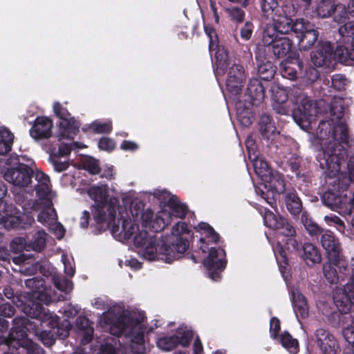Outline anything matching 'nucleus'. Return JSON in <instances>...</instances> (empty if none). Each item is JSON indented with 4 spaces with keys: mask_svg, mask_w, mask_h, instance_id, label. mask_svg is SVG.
Segmentation results:
<instances>
[{
    "mask_svg": "<svg viewBox=\"0 0 354 354\" xmlns=\"http://www.w3.org/2000/svg\"><path fill=\"white\" fill-rule=\"evenodd\" d=\"M344 113V100L335 97L330 106V121L322 120L315 133L310 136L312 144L319 148L317 160L319 167L330 178L339 174L346 153L345 145L348 136L342 120Z\"/></svg>",
    "mask_w": 354,
    "mask_h": 354,
    "instance_id": "f257e3e1",
    "label": "nucleus"
},
{
    "mask_svg": "<svg viewBox=\"0 0 354 354\" xmlns=\"http://www.w3.org/2000/svg\"><path fill=\"white\" fill-rule=\"evenodd\" d=\"M25 313L41 322L42 328L44 325L50 328V330H42L34 327L37 325L35 322H30L26 318H17L14 320V327L12 328L7 344L9 347L15 348L16 346L25 349L28 354H43L42 348L27 337L26 331L35 333L44 345L50 346L57 337L64 339L69 334L71 326L69 322L65 319L62 325L57 324L58 317L46 308L31 307Z\"/></svg>",
    "mask_w": 354,
    "mask_h": 354,
    "instance_id": "f03ea898",
    "label": "nucleus"
},
{
    "mask_svg": "<svg viewBox=\"0 0 354 354\" xmlns=\"http://www.w3.org/2000/svg\"><path fill=\"white\" fill-rule=\"evenodd\" d=\"M123 203L126 205L130 203L129 210L125 207H117L116 216L118 224L113 226L111 233L113 236L120 242H124L133 239L134 245L139 249L138 252L148 261H154L153 248L156 243V236L149 234L145 230H140L138 223H142V227L151 229L149 225L145 224L142 214L145 212L141 196L130 191L121 196Z\"/></svg>",
    "mask_w": 354,
    "mask_h": 354,
    "instance_id": "7ed1b4c3",
    "label": "nucleus"
},
{
    "mask_svg": "<svg viewBox=\"0 0 354 354\" xmlns=\"http://www.w3.org/2000/svg\"><path fill=\"white\" fill-rule=\"evenodd\" d=\"M109 318V314H104L100 324L113 335H124L129 342L132 354H145L143 351L149 342V335L158 328L157 321L148 323L144 313H133L113 323L108 322Z\"/></svg>",
    "mask_w": 354,
    "mask_h": 354,
    "instance_id": "20e7f679",
    "label": "nucleus"
},
{
    "mask_svg": "<svg viewBox=\"0 0 354 354\" xmlns=\"http://www.w3.org/2000/svg\"><path fill=\"white\" fill-rule=\"evenodd\" d=\"M35 191L37 199L24 202L21 207L24 214L21 216L24 224L31 225L34 222L33 212H39L37 221L46 226H50L57 220L55 210L53 207L52 198L55 194L50 190L49 177L42 171L35 175Z\"/></svg>",
    "mask_w": 354,
    "mask_h": 354,
    "instance_id": "39448f33",
    "label": "nucleus"
},
{
    "mask_svg": "<svg viewBox=\"0 0 354 354\" xmlns=\"http://www.w3.org/2000/svg\"><path fill=\"white\" fill-rule=\"evenodd\" d=\"M189 233L187 225L185 222L179 221L171 229V233L162 236L156 237L153 253L154 261H161L171 263L180 259L188 248L189 244L185 235Z\"/></svg>",
    "mask_w": 354,
    "mask_h": 354,
    "instance_id": "423d86ee",
    "label": "nucleus"
},
{
    "mask_svg": "<svg viewBox=\"0 0 354 354\" xmlns=\"http://www.w3.org/2000/svg\"><path fill=\"white\" fill-rule=\"evenodd\" d=\"M109 189L106 185L92 186L87 194L94 201V205L91 207L93 219L97 223L109 225L116 216V209L118 205V199L112 196L108 201Z\"/></svg>",
    "mask_w": 354,
    "mask_h": 354,
    "instance_id": "0eeeda50",
    "label": "nucleus"
},
{
    "mask_svg": "<svg viewBox=\"0 0 354 354\" xmlns=\"http://www.w3.org/2000/svg\"><path fill=\"white\" fill-rule=\"evenodd\" d=\"M6 166L2 171L5 180L14 187L26 189L33 187L32 178H35L36 173L41 171L34 169V162L28 159L26 163L21 162L20 157L12 156L6 161ZM35 184L34 187L35 188Z\"/></svg>",
    "mask_w": 354,
    "mask_h": 354,
    "instance_id": "6e6552de",
    "label": "nucleus"
},
{
    "mask_svg": "<svg viewBox=\"0 0 354 354\" xmlns=\"http://www.w3.org/2000/svg\"><path fill=\"white\" fill-rule=\"evenodd\" d=\"M294 104L295 108L292 111V118L301 129L306 131L311 129L317 114L325 112L328 108L324 100L314 102L302 92L294 96Z\"/></svg>",
    "mask_w": 354,
    "mask_h": 354,
    "instance_id": "1a4fd4ad",
    "label": "nucleus"
},
{
    "mask_svg": "<svg viewBox=\"0 0 354 354\" xmlns=\"http://www.w3.org/2000/svg\"><path fill=\"white\" fill-rule=\"evenodd\" d=\"M187 212V206L175 196L171 198L170 204L165 205L156 215L150 209H147L142 214V219L151 230L158 232L171 223L173 216L183 218Z\"/></svg>",
    "mask_w": 354,
    "mask_h": 354,
    "instance_id": "9d476101",
    "label": "nucleus"
},
{
    "mask_svg": "<svg viewBox=\"0 0 354 354\" xmlns=\"http://www.w3.org/2000/svg\"><path fill=\"white\" fill-rule=\"evenodd\" d=\"M263 217L267 227L277 231L285 237L281 241L284 242L287 250L296 252L299 250V243L295 238L296 231L285 218L266 209Z\"/></svg>",
    "mask_w": 354,
    "mask_h": 354,
    "instance_id": "9b49d317",
    "label": "nucleus"
},
{
    "mask_svg": "<svg viewBox=\"0 0 354 354\" xmlns=\"http://www.w3.org/2000/svg\"><path fill=\"white\" fill-rule=\"evenodd\" d=\"M27 287L31 289L32 300L25 304L23 310H28L30 308H35L37 305L38 308L43 306V304L47 305L51 301L55 300V292L50 287H47L46 282L43 279H28L26 281Z\"/></svg>",
    "mask_w": 354,
    "mask_h": 354,
    "instance_id": "f8f14e48",
    "label": "nucleus"
},
{
    "mask_svg": "<svg viewBox=\"0 0 354 354\" xmlns=\"http://www.w3.org/2000/svg\"><path fill=\"white\" fill-rule=\"evenodd\" d=\"M285 191V183L281 176L277 173L270 175L268 181H263L258 187H255L256 194L260 196L265 201L277 211V196Z\"/></svg>",
    "mask_w": 354,
    "mask_h": 354,
    "instance_id": "ddd939ff",
    "label": "nucleus"
},
{
    "mask_svg": "<svg viewBox=\"0 0 354 354\" xmlns=\"http://www.w3.org/2000/svg\"><path fill=\"white\" fill-rule=\"evenodd\" d=\"M337 187L334 186V189H338V194L331 191L325 192L322 196L323 203L332 210L339 212L342 215H348L354 208V194H343L341 183L337 181Z\"/></svg>",
    "mask_w": 354,
    "mask_h": 354,
    "instance_id": "4468645a",
    "label": "nucleus"
},
{
    "mask_svg": "<svg viewBox=\"0 0 354 354\" xmlns=\"http://www.w3.org/2000/svg\"><path fill=\"white\" fill-rule=\"evenodd\" d=\"M339 32L342 37L344 42L348 44V46H339L336 48L333 56L335 62L347 65L354 61V21L345 24L339 28Z\"/></svg>",
    "mask_w": 354,
    "mask_h": 354,
    "instance_id": "2eb2a0df",
    "label": "nucleus"
},
{
    "mask_svg": "<svg viewBox=\"0 0 354 354\" xmlns=\"http://www.w3.org/2000/svg\"><path fill=\"white\" fill-rule=\"evenodd\" d=\"M205 32L209 39V48L210 53L216 50L215 53L216 76H221L225 74L227 68L231 65V62L227 59L226 50L218 45V37L215 30L212 27L205 26Z\"/></svg>",
    "mask_w": 354,
    "mask_h": 354,
    "instance_id": "dca6fc26",
    "label": "nucleus"
},
{
    "mask_svg": "<svg viewBox=\"0 0 354 354\" xmlns=\"http://www.w3.org/2000/svg\"><path fill=\"white\" fill-rule=\"evenodd\" d=\"M193 338V332L187 327H179L176 332L170 336L161 337L157 339V346L165 351L174 349L178 344L187 347Z\"/></svg>",
    "mask_w": 354,
    "mask_h": 354,
    "instance_id": "f3484780",
    "label": "nucleus"
},
{
    "mask_svg": "<svg viewBox=\"0 0 354 354\" xmlns=\"http://www.w3.org/2000/svg\"><path fill=\"white\" fill-rule=\"evenodd\" d=\"M263 42L266 46H272V52L277 57H283L290 52L292 41L283 36L274 35L272 28H266L263 34Z\"/></svg>",
    "mask_w": 354,
    "mask_h": 354,
    "instance_id": "a211bd4d",
    "label": "nucleus"
},
{
    "mask_svg": "<svg viewBox=\"0 0 354 354\" xmlns=\"http://www.w3.org/2000/svg\"><path fill=\"white\" fill-rule=\"evenodd\" d=\"M225 252L221 249L211 248L209 254L203 260V264L208 272L209 277L213 281H218L221 278V272L225 268Z\"/></svg>",
    "mask_w": 354,
    "mask_h": 354,
    "instance_id": "6ab92c4d",
    "label": "nucleus"
},
{
    "mask_svg": "<svg viewBox=\"0 0 354 354\" xmlns=\"http://www.w3.org/2000/svg\"><path fill=\"white\" fill-rule=\"evenodd\" d=\"M321 243L326 250L329 261L335 265L339 263L341 267L346 268L347 263L341 254V246L339 240L329 231L322 235Z\"/></svg>",
    "mask_w": 354,
    "mask_h": 354,
    "instance_id": "aec40b11",
    "label": "nucleus"
},
{
    "mask_svg": "<svg viewBox=\"0 0 354 354\" xmlns=\"http://www.w3.org/2000/svg\"><path fill=\"white\" fill-rule=\"evenodd\" d=\"M48 237V235L44 230H39L28 241H25L22 238L15 239L11 243V248L17 252L23 250L39 252L45 248Z\"/></svg>",
    "mask_w": 354,
    "mask_h": 354,
    "instance_id": "412c9836",
    "label": "nucleus"
},
{
    "mask_svg": "<svg viewBox=\"0 0 354 354\" xmlns=\"http://www.w3.org/2000/svg\"><path fill=\"white\" fill-rule=\"evenodd\" d=\"M333 301L342 313H346L351 306H354V274L344 288L335 289Z\"/></svg>",
    "mask_w": 354,
    "mask_h": 354,
    "instance_id": "4be33fe9",
    "label": "nucleus"
},
{
    "mask_svg": "<svg viewBox=\"0 0 354 354\" xmlns=\"http://www.w3.org/2000/svg\"><path fill=\"white\" fill-rule=\"evenodd\" d=\"M226 87L232 96L240 93L245 79L244 68L242 66L234 63L231 64L227 69Z\"/></svg>",
    "mask_w": 354,
    "mask_h": 354,
    "instance_id": "5701e85b",
    "label": "nucleus"
},
{
    "mask_svg": "<svg viewBox=\"0 0 354 354\" xmlns=\"http://www.w3.org/2000/svg\"><path fill=\"white\" fill-rule=\"evenodd\" d=\"M77 142L59 144L57 150L55 147H48L47 151L50 154V162L56 171L62 172L65 171L69 165L68 161H61L59 157L67 156L71 151L75 148H80Z\"/></svg>",
    "mask_w": 354,
    "mask_h": 354,
    "instance_id": "b1692460",
    "label": "nucleus"
},
{
    "mask_svg": "<svg viewBox=\"0 0 354 354\" xmlns=\"http://www.w3.org/2000/svg\"><path fill=\"white\" fill-rule=\"evenodd\" d=\"M314 340L322 354H339V347L336 339L328 331L319 328L315 331Z\"/></svg>",
    "mask_w": 354,
    "mask_h": 354,
    "instance_id": "393cba45",
    "label": "nucleus"
},
{
    "mask_svg": "<svg viewBox=\"0 0 354 354\" xmlns=\"http://www.w3.org/2000/svg\"><path fill=\"white\" fill-rule=\"evenodd\" d=\"M311 61L316 67H327L335 63L333 49L330 43L325 42L317 46L311 54Z\"/></svg>",
    "mask_w": 354,
    "mask_h": 354,
    "instance_id": "a878e982",
    "label": "nucleus"
},
{
    "mask_svg": "<svg viewBox=\"0 0 354 354\" xmlns=\"http://www.w3.org/2000/svg\"><path fill=\"white\" fill-rule=\"evenodd\" d=\"M335 11V20L338 23H343L347 18V12L343 4L335 5L331 0H322L317 6V13L320 17H330Z\"/></svg>",
    "mask_w": 354,
    "mask_h": 354,
    "instance_id": "bb28decb",
    "label": "nucleus"
},
{
    "mask_svg": "<svg viewBox=\"0 0 354 354\" xmlns=\"http://www.w3.org/2000/svg\"><path fill=\"white\" fill-rule=\"evenodd\" d=\"M20 212L12 205L0 201V225L10 229L22 223Z\"/></svg>",
    "mask_w": 354,
    "mask_h": 354,
    "instance_id": "cd10ccee",
    "label": "nucleus"
},
{
    "mask_svg": "<svg viewBox=\"0 0 354 354\" xmlns=\"http://www.w3.org/2000/svg\"><path fill=\"white\" fill-rule=\"evenodd\" d=\"M53 120L46 116L37 117L30 129V136L35 140L48 139L52 136Z\"/></svg>",
    "mask_w": 354,
    "mask_h": 354,
    "instance_id": "c85d7f7f",
    "label": "nucleus"
},
{
    "mask_svg": "<svg viewBox=\"0 0 354 354\" xmlns=\"http://www.w3.org/2000/svg\"><path fill=\"white\" fill-rule=\"evenodd\" d=\"M80 123L74 118H70L69 120H60L57 130L56 132V137L58 141L62 143L64 140H72L75 138L79 132Z\"/></svg>",
    "mask_w": 354,
    "mask_h": 354,
    "instance_id": "c756f323",
    "label": "nucleus"
},
{
    "mask_svg": "<svg viewBox=\"0 0 354 354\" xmlns=\"http://www.w3.org/2000/svg\"><path fill=\"white\" fill-rule=\"evenodd\" d=\"M75 330L81 345L89 346L93 335V327L89 319L85 317H79L76 322Z\"/></svg>",
    "mask_w": 354,
    "mask_h": 354,
    "instance_id": "7c9ffc66",
    "label": "nucleus"
},
{
    "mask_svg": "<svg viewBox=\"0 0 354 354\" xmlns=\"http://www.w3.org/2000/svg\"><path fill=\"white\" fill-rule=\"evenodd\" d=\"M301 68V63L298 59L297 53H292L289 55L287 59L283 61L281 64V75L286 79L293 80L297 77V68Z\"/></svg>",
    "mask_w": 354,
    "mask_h": 354,
    "instance_id": "2f4dec72",
    "label": "nucleus"
},
{
    "mask_svg": "<svg viewBox=\"0 0 354 354\" xmlns=\"http://www.w3.org/2000/svg\"><path fill=\"white\" fill-rule=\"evenodd\" d=\"M92 305L93 306V307H95L97 309L104 310V309L108 308V310L106 312L103 313L101 315V316L100 317L98 323H99V325L102 328H104L105 330H107L109 332V330L108 328H106L105 327H104L103 326H102L100 324L101 318L102 317V316L104 314H109V318L108 322L109 323H113L115 321H118V320L122 319L124 317L129 316L131 314H133V313H142L141 312H131V313L124 312L121 315H120L118 317H117L115 314V310L110 308V304L109 303V301L107 299H103V298H100V297L95 299L94 301L92 302Z\"/></svg>",
    "mask_w": 354,
    "mask_h": 354,
    "instance_id": "473e14b6",
    "label": "nucleus"
},
{
    "mask_svg": "<svg viewBox=\"0 0 354 354\" xmlns=\"http://www.w3.org/2000/svg\"><path fill=\"white\" fill-rule=\"evenodd\" d=\"M307 31L306 36L309 37V42L318 38V32L313 28V26L304 19H297L293 21L291 32L297 39H299Z\"/></svg>",
    "mask_w": 354,
    "mask_h": 354,
    "instance_id": "72a5a7b5",
    "label": "nucleus"
},
{
    "mask_svg": "<svg viewBox=\"0 0 354 354\" xmlns=\"http://www.w3.org/2000/svg\"><path fill=\"white\" fill-rule=\"evenodd\" d=\"M259 131L263 138L267 140L273 141L279 136V132L277 131L274 122L269 115L266 114L261 117Z\"/></svg>",
    "mask_w": 354,
    "mask_h": 354,
    "instance_id": "f704fd0d",
    "label": "nucleus"
},
{
    "mask_svg": "<svg viewBox=\"0 0 354 354\" xmlns=\"http://www.w3.org/2000/svg\"><path fill=\"white\" fill-rule=\"evenodd\" d=\"M272 99L274 109L277 113L286 115L291 111L290 109L284 104L288 100V94L286 88L278 87L274 90Z\"/></svg>",
    "mask_w": 354,
    "mask_h": 354,
    "instance_id": "c9c22d12",
    "label": "nucleus"
},
{
    "mask_svg": "<svg viewBox=\"0 0 354 354\" xmlns=\"http://www.w3.org/2000/svg\"><path fill=\"white\" fill-rule=\"evenodd\" d=\"M292 299L296 315L306 317L308 315V307L304 295L298 290H292Z\"/></svg>",
    "mask_w": 354,
    "mask_h": 354,
    "instance_id": "e433bc0d",
    "label": "nucleus"
},
{
    "mask_svg": "<svg viewBox=\"0 0 354 354\" xmlns=\"http://www.w3.org/2000/svg\"><path fill=\"white\" fill-rule=\"evenodd\" d=\"M247 93L253 104H259L264 99V88L258 79L250 81L247 88Z\"/></svg>",
    "mask_w": 354,
    "mask_h": 354,
    "instance_id": "4c0bfd02",
    "label": "nucleus"
},
{
    "mask_svg": "<svg viewBox=\"0 0 354 354\" xmlns=\"http://www.w3.org/2000/svg\"><path fill=\"white\" fill-rule=\"evenodd\" d=\"M293 20L286 16H279L274 19L272 26H268L266 28H272L274 31V35L287 34L291 31Z\"/></svg>",
    "mask_w": 354,
    "mask_h": 354,
    "instance_id": "58836bf2",
    "label": "nucleus"
},
{
    "mask_svg": "<svg viewBox=\"0 0 354 354\" xmlns=\"http://www.w3.org/2000/svg\"><path fill=\"white\" fill-rule=\"evenodd\" d=\"M251 160L253 162V167L256 174L263 181H268L270 178V175L273 174L268 166V164L262 158L255 156Z\"/></svg>",
    "mask_w": 354,
    "mask_h": 354,
    "instance_id": "ea45409f",
    "label": "nucleus"
},
{
    "mask_svg": "<svg viewBox=\"0 0 354 354\" xmlns=\"http://www.w3.org/2000/svg\"><path fill=\"white\" fill-rule=\"evenodd\" d=\"M198 228L203 232L204 237L200 239L202 244L200 248L203 252H206L208 250V248L205 244V241L208 239L209 241L216 243L218 241L219 235L214 232L213 228L206 223H201L198 225Z\"/></svg>",
    "mask_w": 354,
    "mask_h": 354,
    "instance_id": "a19ab883",
    "label": "nucleus"
},
{
    "mask_svg": "<svg viewBox=\"0 0 354 354\" xmlns=\"http://www.w3.org/2000/svg\"><path fill=\"white\" fill-rule=\"evenodd\" d=\"M303 259L308 265H313L321 261L322 257L317 248L310 243L303 245Z\"/></svg>",
    "mask_w": 354,
    "mask_h": 354,
    "instance_id": "79ce46f5",
    "label": "nucleus"
},
{
    "mask_svg": "<svg viewBox=\"0 0 354 354\" xmlns=\"http://www.w3.org/2000/svg\"><path fill=\"white\" fill-rule=\"evenodd\" d=\"M14 136L6 127H0V155H3L11 149Z\"/></svg>",
    "mask_w": 354,
    "mask_h": 354,
    "instance_id": "37998d69",
    "label": "nucleus"
},
{
    "mask_svg": "<svg viewBox=\"0 0 354 354\" xmlns=\"http://www.w3.org/2000/svg\"><path fill=\"white\" fill-rule=\"evenodd\" d=\"M278 341L289 353L295 354L299 351V344L296 339L292 337L289 333L284 331L278 337Z\"/></svg>",
    "mask_w": 354,
    "mask_h": 354,
    "instance_id": "c03bdc74",
    "label": "nucleus"
},
{
    "mask_svg": "<svg viewBox=\"0 0 354 354\" xmlns=\"http://www.w3.org/2000/svg\"><path fill=\"white\" fill-rule=\"evenodd\" d=\"M335 267H337L339 268V272H341L342 270H344L346 269L347 266L344 268L343 267H341L339 263L337 265H335L331 261H329V263L325 264L324 266V274L327 279V281L331 283L335 284L338 283L339 278L341 277L337 274V272Z\"/></svg>",
    "mask_w": 354,
    "mask_h": 354,
    "instance_id": "a18cd8bd",
    "label": "nucleus"
},
{
    "mask_svg": "<svg viewBox=\"0 0 354 354\" xmlns=\"http://www.w3.org/2000/svg\"><path fill=\"white\" fill-rule=\"evenodd\" d=\"M286 204L288 210L292 215H297L301 210V202L295 192H290L286 196Z\"/></svg>",
    "mask_w": 354,
    "mask_h": 354,
    "instance_id": "49530a36",
    "label": "nucleus"
},
{
    "mask_svg": "<svg viewBox=\"0 0 354 354\" xmlns=\"http://www.w3.org/2000/svg\"><path fill=\"white\" fill-rule=\"evenodd\" d=\"M347 169L349 176L348 178L344 176L343 174H340V176L337 179L339 184L341 183L340 188L343 191H345L348 188L350 182H354V154L351 155L348 158Z\"/></svg>",
    "mask_w": 354,
    "mask_h": 354,
    "instance_id": "de8ad7c7",
    "label": "nucleus"
},
{
    "mask_svg": "<svg viewBox=\"0 0 354 354\" xmlns=\"http://www.w3.org/2000/svg\"><path fill=\"white\" fill-rule=\"evenodd\" d=\"M343 335L348 342L345 354H354V319L343 330Z\"/></svg>",
    "mask_w": 354,
    "mask_h": 354,
    "instance_id": "09e8293b",
    "label": "nucleus"
},
{
    "mask_svg": "<svg viewBox=\"0 0 354 354\" xmlns=\"http://www.w3.org/2000/svg\"><path fill=\"white\" fill-rule=\"evenodd\" d=\"M274 253L278 262L279 269L282 273V268H286L288 265V257L285 249L283 248L282 243L278 241L276 245L273 247Z\"/></svg>",
    "mask_w": 354,
    "mask_h": 354,
    "instance_id": "8fccbe9b",
    "label": "nucleus"
},
{
    "mask_svg": "<svg viewBox=\"0 0 354 354\" xmlns=\"http://www.w3.org/2000/svg\"><path fill=\"white\" fill-rule=\"evenodd\" d=\"M301 222L306 230L311 235H316L322 232L321 227L312 219L310 215L304 212L301 214Z\"/></svg>",
    "mask_w": 354,
    "mask_h": 354,
    "instance_id": "3c124183",
    "label": "nucleus"
},
{
    "mask_svg": "<svg viewBox=\"0 0 354 354\" xmlns=\"http://www.w3.org/2000/svg\"><path fill=\"white\" fill-rule=\"evenodd\" d=\"M117 351L116 343L113 345L109 339H107L104 344L102 343L100 346L99 353L96 354H115ZM85 354H94L95 350L91 346H88V351L86 348L83 350Z\"/></svg>",
    "mask_w": 354,
    "mask_h": 354,
    "instance_id": "603ef678",
    "label": "nucleus"
},
{
    "mask_svg": "<svg viewBox=\"0 0 354 354\" xmlns=\"http://www.w3.org/2000/svg\"><path fill=\"white\" fill-rule=\"evenodd\" d=\"M324 221L328 226L334 227L341 234L345 233V224L344 222L334 214H329L324 216Z\"/></svg>",
    "mask_w": 354,
    "mask_h": 354,
    "instance_id": "864d4df0",
    "label": "nucleus"
},
{
    "mask_svg": "<svg viewBox=\"0 0 354 354\" xmlns=\"http://www.w3.org/2000/svg\"><path fill=\"white\" fill-rule=\"evenodd\" d=\"M258 73L262 80H270L274 74V69L270 62L262 63L258 66Z\"/></svg>",
    "mask_w": 354,
    "mask_h": 354,
    "instance_id": "5fc2aeb1",
    "label": "nucleus"
},
{
    "mask_svg": "<svg viewBox=\"0 0 354 354\" xmlns=\"http://www.w3.org/2000/svg\"><path fill=\"white\" fill-rule=\"evenodd\" d=\"M90 129L95 133H109L112 129L111 121H99L96 120L92 122L90 125Z\"/></svg>",
    "mask_w": 354,
    "mask_h": 354,
    "instance_id": "6e6d98bb",
    "label": "nucleus"
},
{
    "mask_svg": "<svg viewBox=\"0 0 354 354\" xmlns=\"http://www.w3.org/2000/svg\"><path fill=\"white\" fill-rule=\"evenodd\" d=\"M82 164L83 168L91 174H96L100 171V167L97 160L91 157L84 158L82 159Z\"/></svg>",
    "mask_w": 354,
    "mask_h": 354,
    "instance_id": "4d7b16f0",
    "label": "nucleus"
},
{
    "mask_svg": "<svg viewBox=\"0 0 354 354\" xmlns=\"http://www.w3.org/2000/svg\"><path fill=\"white\" fill-rule=\"evenodd\" d=\"M236 114L238 120L243 127H248L252 123L253 115L249 109L240 110L238 109Z\"/></svg>",
    "mask_w": 354,
    "mask_h": 354,
    "instance_id": "13d9d810",
    "label": "nucleus"
},
{
    "mask_svg": "<svg viewBox=\"0 0 354 354\" xmlns=\"http://www.w3.org/2000/svg\"><path fill=\"white\" fill-rule=\"evenodd\" d=\"M278 3L276 0H263L261 4L262 11L268 17H274V15L277 12Z\"/></svg>",
    "mask_w": 354,
    "mask_h": 354,
    "instance_id": "bf43d9fd",
    "label": "nucleus"
},
{
    "mask_svg": "<svg viewBox=\"0 0 354 354\" xmlns=\"http://www.w3.org/2000/svg\"><path fill=\"white\" fill-rule=\"evenodd\" d=\"M152 195L160 202L166 203V204H170L171 198L176 196L165 189H156L153 191Z\"/></svg>",
    "mask_w": 354,
    "mask_h": 354,
    "instance_id": "052dcab7",
    "label": "nucleus"
},
{
    "mask_svg": "<svg viewBox=\"0 0 354 354\" xmlns=\"http://www.w3.org/2000/svg\"><path fill=\"white\" fill-rule=\"evenodd\" d=\"M53 281L55 286L62 292H69L73 289V283L70 280L55 277Z\"/></svg>",
    "mask_w": 354,
    "mask_h": 354,
    "instance_id": "680f3d73",
    "label": "nucleus"
},
{
    "mask_svg": "<svg viewBox=\"0 0 354 354\" xmlns=\"http://www.w3.org/2000/svg\"><path fill=\"white\" fill-rule=\"evenodd\" d=\"M53 111L55 114L60 118L61 120H69L70 118V113L68 111V110L64 108L59 102H55L53 104Z\"/></svg>",
    "mask_w": 354,
    "mask_h": 354,
    "instance_id": "e2e57ef3",
    "label": "nucleus"
},
{
    "mask_svg": "<svg viewBox=\"0 0 354 354\" xmlns=\"http://www.w3.org/2000/svg\"><path fill=\"white\" fill-rule=\"evenodd\" d=\"M331 82L332 86L337 90L344 89L347 83L346 77L341 74L333 75Z\"/></svg>",
    "mask_w": 354,
    "mask_h": 354,
    "instance_id": "0e129e2a",
    "label": "nucleus"
},
{
    "mask_svg": "<svg viewBox=\"0 0 354 354\" xmlns=\"http://www.w3.org/2000/svg\"><path fill=\"white\" fill-rule=\"evenodd\" d=\"M62 261L64 264L65 273L67 275L72 277L75 273L73 259H71L68 255L63 254L62 256Z\"/></svg>",
    "mask_w": 354,
    "mask_h": 354,
    "instance_id": "69168bd1",
    "label": "nucleus"
},
{
    "mask_svg": "<svg viewBox=\"0 0 354 354\" xmlns=\"http://www.w3.org/2000/svg\"><path fill=\"white\" fill-rule=\"evenodd\" d=\"M280 328V321L275 317H272L270 322V333L272 339H276L277 338V333Z\"/></svg>",
    "mask_w": 354,
    "mask_h": 354,
    "instance_id": "338daca9",
    "label": "nucleus"
},
{
    "mask_svg": "<svg viewBox=\"0 0 354 354\" xmlns=\"http://www.w3.org/2000/svg\"><path fill=\"white\" fill-rule=\"evenodd\" d=\"M99 148L102 150L110 151H112L115 147V142L109 138H102L98 142Z\"/></svg>",
    "mask_w": 354,
    "mask_h": 354,
    "instance_id": "774afa93",
    "label": "nucleus"
}]
</instances>
